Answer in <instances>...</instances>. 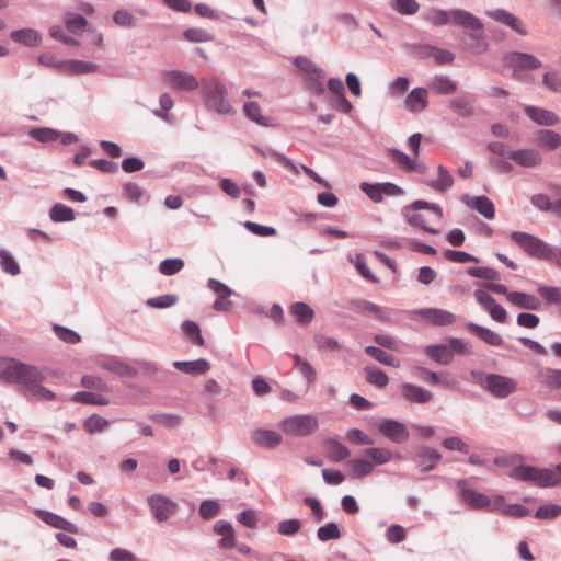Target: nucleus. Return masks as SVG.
I'll return each instance as SVG.
<instances>
[{
  "label": "nucleus",
  "instance_id": "obj_1",
  "mask_svg": "<svg viewBox=\"0 0 561 561\" xmlns=\"http://www.w3.org/2000/svg\"><path fill=\"white\" fill-rule=\"evenodd\" d=\"M0 379L9 383L22 385L23 394L27 398L42 400H51L54 398V393L50 390L41 386L44 377L33 366L12 362L0 371Z\"/></svg>",
  "mask_w": 561,
  "mask_h": 561
},
{
  "label": "nucleus",
  "instance_id": "obj_2",
  "mask_svg": "<svg viewBox=\"0 0 561 561\" xmlns=\"http://www.w3.org/2000/svg\"><path fill=\"white\" fill-rule=\"evenodd\" d=\"M442 217V208L437 204L425 201H415L404 209V218L411 226L421 228L432 234L439 233V231L431 225L439 222Z\"/></svg>",
  "mask_w": 561,
  "mask_h": 561
},
{
  "label": "nucleus",
  "instance_id": "obj_3",
  "mask_svg": "<svg viewBox=\"0 0 561 561\" xmlns=\"http://www.w3.org/2000/svg\"><path fill=\"white\" fill-rule=\"evenodd\" d=\"M508 476L518 481L530 482L539 488L557 486L561 485V465L554 469L518 466Z\"/></svg>",
  "mask_w": 561,
  "mask_h": 561
},
{
  "label": "nucleus",
  "instance_id": "obj_4",
  "mask_svg": "<svg viewBox=\"0 0 561 561\" xmlns=\"http://www.w3.org/2000/svg\"><path fill=\"white\" fill-rule=\"evenodd\" d=\"M202 91L207 107L222 114L231 112V105L226 98V88L217 79L202 80Z\"/></svg>",
  "mask_w": 561,
  "mask_h": 561
},
{
  "label": "nucleus",
  "instance_id": "obj_5",
  "mask_svg": "<svg viewBox=\"0 0 561 561\" xmlns=\"http://www.w3.org/2000/svg\"><path fill=\"white\" fill-rule=\"evenodd\" d=\"M278 426L286 435L305 437L318 431L319 421L310 414L291 415L282 420Z\"/></svg>",
  "mask_w": 561,
  "mask_h": 561
},
{
  "label": "nucleus",
  "instance_id": "obj_6",
  "mask_svg": "<svg viewBox=\"0 0 561 561\" xmlns=\"http://www.w3.org/2000/svg\"><path fill=\"white\" fill-rule=\"evenodd\" d=\"M511 239L534 257L546 260L551 254V248L535 236L514 231L511 233Z\"/></svg>",
  "mask_w": 561,
  "mask_h": 561
},
{
  "label": "nucleus",
  "instance_id": "obj_7",
  "mask_svg": "<svg viewBox=\"0 0 561 561\" xmlns=\"http://www.w3.org/2000/svg\"><path fill=\"white\" fill-rule=\"evenodd\" d=\"M482 385L496 398H506L517 389L515 379L496 374L486 375Z\"/></svg>",
  "mask_w": 561,
  "mask_h": 561
},
{
  "label": "nucleus",
  "instance_id": "obj_8",
  "mask_svg": "<svg viewBox=\"0 0 561 561\" xmlns=\"http://www.w3.org/2000/svg\"><path fill=\"white\" fill-rule=\"evenodd\" d=\"M507 65L514 69L513 77L517 80H523L522 70H534L541 67V61L530 54L512 53L506 57Z\"/></svg>",
  "mask_w": 561,
  "mask_h": 561
},
{
  "label": "nucleus",
  "instance_id": "obj_9",
  "mask_svg": "<svg viewBox=\"0 0 561 561\" xmlns=\"http://www.w3.org/2000/svg\"><path fill=\"white\" fill-rule=\"evenodd\" d=\"M148 504L158 522H165L176 512L178 504L161 494H153L148 497Z\"/></svg>",
  "mask_w": 561,
  "mask_h": 561
},
{
  "label": "nucleus",
  "instance_id": "obj_10",
  "mask_svg": "<svg viewBox=\"0 0 561 561\" xmlns=\"http://www.w3.org/2000/svg\"><path fill=\"white\" fill-rule=\"evenodd\" d=\"M473 295L478 304L490 314L494 321L500 323L506 322L507 312L505 308L497 304L489 293L482 289H477Z\"/></svg>",
  "mask_w": 561,
  "mask_h": 561
},
{
  "label": "nucleus",
  "instance_id": "obj_11",
  "mask_svg": "<svg viewBox=\"0 0 561 561\" xmlns=\"http://www.w3.org/2000/svg\"><path fill=\"white\" fill-rule=\"evenodd\" d=\"M473 295L478 304L490 314L494 321L500 323L506 322L507 312L505 308L497 304L489 293L482 289H477Z\"/></svg>",
  "mask_w": 561,
  "mask_h": 561
},
{
  "label": "nucleus",
  "instance_id": "obj_12",
  "mask_svg": "<svg viewBox=\"0 0 561 561\" xmlns=\"http://www.w3.org/2000/svg\"><path fill=\"white\" fill-rule=\"evenodd\" d=\"M163 80L175 90L192 91L198 87V81L193 75L179 70L165 72Z\"/></svg>",
  "mask_w": 561,
  "mask_h": 561
},
{
  "label": "nucleus",
  "instance_id": "obj_13",
  "mask_svg": "<svg viewBox=\"0 0 561 561\" xmlns=\"http://www.w3.org/2000/svg\"><path fill=\"white\" fill-rule=\"evenodd\" d=\"M457 486L460 491L461 501L470 508L480 510L492 505L491 500L486 495L470 489L466 480H459Z\"/></svg>",
  "mask_w": 561,
  "mask_h": 561
},
{
  "label": "nucleus",
  "instance_id": "obj_14",
  "mask_svg": "<svg viewBox=\"0 0 561 561\" xmlns=\"http://www.w3.org/2000/svg\"><path fill=\"white\" fill-rule=\"evenodd\" d=\"M378 431L385 437L394 443H403L408 439L409 433L403 423L394 420H383L378 424Z\"/></svg>",
  "mask_w": 561,
  "mask_h": 561
},
{
  "label": "nucleus",
  "instance_id": "obj_15",
  "mask_svg": "<svg viewBox=\"0 0 561 561\" xmlns=\"http://www.w3.org/2000/svg\"><path fill=\"white\" fill-rule=\"evenodd\" d=\"M417 316L433 325H449L456 321L455 314L444 309L426 308L416 311Z\"/></svg>",
  "mask_w": 561,
  "mask_h": 561
},
{
  "label": "nucleus",
  "instance_id": "obj_16",
  "mask_svg": "<svg viewBox=\"0 0 561 561\" xmlns=\"http://www.w3.org/2000/svg\"><path fill=\"white\" fill-rule=\"evenodd\" d=\"M252 442L264 448L273 449L283 442L282 435L273 430L256 428L251 434Z\"/></svg>",
  "mask_w": 561,
  "mask_h": 561
},
{
  "label": "nucleus",
  "instance_id": "obj_17",
  "mask_svg": "<svg viewBox=\"0 0 561 561\" xmlns=\"http://www.w3.org/2000/svg\"><path fill=\"white\" fill-rule=\"evenodd\" d=\"M208 287L218 296L217 300L214 302V309L217 311L230 310L232 304L227 300V298L231 296V289L227 285L214 278L208 280Z\"/></svg>",
  "mask_w": 561,
  "mask_h": 561
},
{
  "label": "nucleus",
  "instance_id": "obj_18",
  "mask_svg": "<svg viewBox=\"0 0 561 561\" xmlns=\"http://www.w3.org/2000/svg\"><path fill=\"white\" fill-rule=\"evenodd\" d=\"M508 158L524 168L537 167L542 161L540 153L535 149L512 150Z\"/></svg>",
  "mask_w": 561,
  "mask_h": 561
},
{
  "label": "nucleus",
  "instance_id": "obj_19",
  "mask_svg": "<svg viewBox=\"0 0 561 561\" xmlns=\"http://www.w3.org/2000/svg\"><path fill=\"white\" fill-rule=\"evenodd\" d=\"M402 397L412 403H426L433 399V393L424 388L412 383H403L401 386Z\"/></svg>",
  "mask_w": 561,
  "mask_h": 561
},
{
  "label": "nucleus",
  "instance_id": "obj_20",
  "mask_svg": "<svg viewBox=\"0 0 561 561\" xmlns=\"http://www.w3.org/2000/svg\"><path fill=\"white\" fill-rule=\"evenodd\" d=\"M451 23L482 33L483 25L480 20L468 11L461 9L451 10Z\"/></svg>",
  "mask_w": 561,
  "mask_h": 561
},
{
  "label": "nucleus",
  "instance_id": "obj_21",
  "mask_svg": "<svg viewBox=\"0 0 561 561\" xmlns=\"http://www.w3.org/2000/svg\"><path fill=\"white\" fill-rule=\"evenodd\" d=\"M405 107L413 113H419L427 107V91L424 88L413 89L404 100Z\"/></svg>",
  "mask_w": 561,
  "mask_h": 561
},
{
  "label": "nucleus",
  "instance_id": "obj_22",
  "mask_svg": "<svg viewBox=\"0 0 561 561\" xmlns=\"http://www.w3.org/2000/svg\"><path fill=\"white\" fill-rule=\"evenodd\" d=\"M488 14L493 20L511 27L518 34H520V35L527 34L526 30L523 27L520 20L517 16H515L514 14H512L505 10H501V9L490 11V12H488Z\"/></svg>",
  "mask_w": 561,
  "mask_h": 561
},
{
  "label": "nucleus",
  "instance_id": "obj_23",
  "mask_svg": "<svg viewBox=\"0 0 561 561\" xmlns=\"http://www.w3.org/2000/svg\"><path fill=\"white\" fill-rule=\"evenodd\" d=\"M508 302L517 308L529 310H539L541 307L539 298L520 291H513V294H510Z\"/></svg>",
  "mask_w": 561,
  "mask_h": 561
},
{
  "label": "nucleus",
  "instance_id": "obj_24",
  "mask_svg": "<svg viewBox=\"0 0 561 561\" xmlns=\"http://www.w3.org/2000/svg\"><path fill=\"white\" fill-rule=\"evenodd\" d=\"M37 515L39 516V518L43 522H45L47 525H49L51 527L62 529V530L71 533V534L78 533V527L75 524H72L71 522H68L67 519H65L64 517H61L57 514L46 512V511H39L37 513Z\"/></svg>",
  "mask_w": 561,
  "mask_h": 561
},
{
  "label": "nucleus",
  "instance_id": "obj_25",
  "mask_svg": "<svg viewBox=\"0 0 561 561\" xmlns=\"http://www.w3.org/2000/svg\"><path fill=\"white\" fill-rule=\"evenodd\" d=\"M466 204L480 213L486 219H493L495 216V209L493 203L485 196H466Z\"/></svg>",
  "mask_w": 561,
  "mask_h": 561
},
{
  "label": "nucleus",
  "instance_id": "obj_26",
  "mask_svg": "<svg viewBox=\"0 0 561 561\" xmlns=\"http://www.w3.org/2000/svg\"><path fill=\"white\" fill-rule=\"evenodd\" d=\"M214 531L221 536L219 546L222 549H230L236 545L234 530L230 523L226 520H218L214 525Z\"/></svg>",
  "mask_w": 561,
  "mask_h": 561
},
{
  "label": "nucleus",
  "instance_id": "obj_27",
  "mask_svg": "<svg viewBox=\"0 0 561 561\" xmlns=\"http://www.w3.org/2000/svg\"><path fill=\"white\" fill-rule=\"evenodd\" d=\"M467 329L489 345L501 346L503 344L501 335L488 328L476 323H469Z\"/></svg>",
  "mask_w": 561,
  "mask_h": 561
},
{
  "label": "nucleus",
  "instance_id": "obj_28",
  "mask_svg": "<svg viewBox=\"0 0 561 561\" xmlns=\"http://www.w3.org/2000/svg\"><path fill=\"white\" fill-rule=\"evenodd\" d=\"M525 112L534 122L540 125L552 126L559 122L558 116L553 112L540 107L526 106Z\"/></svg>",
  "mask_w": 561,
  "mask_h": 561
},
{
  "label": "nucleus",
  "instance_id": "obj_29",
  "mask_svg": "<svg viewBox=\"0 0 561 561\" xmlns=\"http://www.w3.org/2000/svg\"><path fill=\"white\" fill-rule=\"evenodd\" d=\"M389 153H390V157L392 158V160L396 163L403 167L407 171H416L420 173H425L426 167L423 164H419L416 160L410 158L404 152L397 150V149H392L389 151Z\"/></svg>",
  "mask_w": 561,
  "mask_h": 561
},
{
  "label": "nucleus",
  "instance_id": "obj_30",
  "mask_svg": "<svg viewBox=\"0 0 561 561\" xmlns=\"http://www.w3.org/2000/svg\"><path fill=\"white\" fill-rule=\"evenodd\" d=\"M437 174V180L426 181L427 186L437 192H445L454 185V178L445 167L438 165Z\"/></svg>",
  "mask_w": 561,
  "mask_h": 561
},
{
  "label": "nucleus",
  "instance_id": "obj_31",
  "mask_svg": "<svg viewBox=\"0 0 561 561\" xmlns=\"http://www.w3.org/2000/svg\"><path fill=\"white\" fill-rule=\"evenodd\" d=\"M102 368L121 377H131L136 375V369L122 360L110 358L102 363Z\"/></svg>",
  "mask_w": 561,
  "mask_h": 561
},
{
  "label": "nucleus",
  "instance_id": "obj_32",
  "mask_svg": "<svg viewBox=\"0 0 561 561\" xmlns=\"http://www.w3.org/2000/svg\"><path fill=\"white\" fill-rule=\"evenodd\" d=\"M425 354L435 362L447 365L451 362V348L448 344L430 345L425 348Z\"/></svg>",
  "mask_w": 561,
  "mask_h": 561
},
{
  "label": "nucleus",
  "instance_id": "obj_33",
  "mask_svg": "<svg viewBox=\"0 0 561 561\" xmlns=\"http://www.w3.org/2000/svg\"><path fill=\"white\" fill-rule=\"evenodd\" d=\"M174 367L185 374L203 375L209 370L210 365L206 359L201 358L192 362H175Z\"/></svg>",
  "mask_w": 561,
  "mask_h": 561
},
{
  "label": "nucleus",
  "instance_id": "obj_34",
  "mask_svg": "<svg viewBox=\"0 0 561 561\" xmlns=\"http://www.w3.org/2000/svg\"><path fill=\"white\" fill-rule=\"evenodd\" d=\"M419 467L422 472L432 470L440 460V454L433 448H423L419 455Z\"/></svg>",
  "mask_w": 561,
  "mask_h": 561
},
{
  "label": "nucleus",
  "instance_id": "obj_35",
  "mask_svg": "<svg viewBox=\"0 0 561 561\" xmlns=\"http://www.w3.org/2000/svg\"><path fill=\"white\" fill-rule=\"evenodd\" d=\"M536 142L541 148L554 150L561 146V136L553 130L543 129L537 134Z\"/></svg>",
  "mask_w": 561,
  "mask_h": 561
},
{
  "label": "nucleus",
  "instance_id": "obj_36",
  "mask_svg": "<svg viewBox=\"0 0 561 561\" xmlns=\"http://www.w3.org/2000/svg\"><path fill=\"white\" fill-rule=\"evenodd\" d=\"M11 38L27 46H36L41 42V35L33 28H23L11 33Z\"/></svg>",
  "mask_w": 561,
  "mask_h": 561
},
{
  "label": "nucleus",
  "instance_id": "obj_37",
  "mask_svg": "<svg viewBox=\"0 0 561 561\" xmlns=\"http://www.w3.org/2000/svg\"><path fill=\"white\" fill-rule=\"evenodd\" d=\"M451 11L432 8L424 13V19L434 26H443L451 23Z\"/></svg>",
  "mask_w": 561,
  "mask_h": 561
},
{
  "label": "nucleus",
  "instance_id": "obj_38",
  "mask_svg": "<svg viewBox=\"0 0 561 561\" xmlns=\"http://www.w3.org/2000/svg\"><path fill=\"white\" fill-rule=\"evenodd\" d=\"M290 312L300 324H308L314 317L310 306L305 302H296L290 307Z\"/></svg>",
  "mask_w": 561,
  "mask_h": 561
},
{
  "label": "nucleus",
  "instance_id": "obj_39",
  "mask_svg": "<svg viewBox=\"0 0 561 561\" xmlns=\"http://www.w3.org/2000/svg\"><path fill=\"white\" fill-rule=\"evenodd\" d=\"M329 458L332 461H341L350 456V450L346 446L335 439H328L325 442Z\"/></svg>",
  "mask_w": 561,
  "mask_h": 561
},
{
  "label": "nucleus",
  "instance_id": "obj_40",
  "mask_svg": "<svg viewBox=\"0 0 561 561\" xmlns=\"http://www.w3.org/2000/svg\"><path fill=\"white\" fill-rule=\"evenodd\" d=\"M365 352L383 365L392 366L396 368L400 366V360L397 357L382 351L381 348L367 346Z\"/></svg>",
  "mask_w": 561,
  "mask_h": 561
},
{
  "label": "nucleus",
  "instance_id": "obj_41",
  "mask_svg": "<svg viewBox=\"0 0 561 561\" xmlns=\"http://www.w3.org/2000/svg\"><path fill=\"white\" fill-rule=\"evenodd\" d=\"M430 88L439 94H450L455 92L456 84L445 76H437L430 82Z\"/></svg>",
  "mask_w": 561,
  "mask_h": 561
},
{
  "label": "nucleus",
  "instance_id": "obj_42",
  "mask_svg": "<svg viewBox=\"0 0 561 561\" xmlns=\"http://www.w3.org/2000/svg\"><path fill=\"white\" fill-rule=\"evenodd\" d=\"M541 382L549 389H561V369L547 368L541 373Z\"/></svg>",
  "mask_w": 561,
  "mask_h": 561
},
{
  "label": "nucleus",
  "instance_id": "obj_43",
  "mask_svg": "<svg viewBox=\"0 0 561 561\" xmlns=\"http://www.w3.org/2000/svg\"><path fill=\"white\" fill-rule=\"evenodd\" d=\"M53 221H72L75 219V211L72 208L64 204H55L49 211Z\"/></svg>",
  "mask_w": 561,
  "mask_h": 561
},
{
  "label": "nucleus",
  "instance_id": "obj_44",
  "mask_svg": "<svg viewBox=\"0 0 561 561\" xmlns=\"http://www.w3.org/2000/svg\"><path fill=\"white\" fill-rule=\"evenodd\" d=\"M364 370L368 383L378 388H385L388 385L389 378L382 370L373 367H365Z\"/></svg>",
  "mask_w": 561,
  "mask_h": 561
},
{
  "label": "nucleus",
  "instance_id": "obj_45",
  "mask_svg": "<svg viewBox=\"0 0 561 561\" xmlns=\"http://www.w3.org/2000/svg\"><path fill=\"white\" fill-rule=\"evenodd\" d=\"M245 115L253 122L262 125L268 126L270 118L261 115V107L256 102H248L243 106Z\"/></svg>",
  "mask_w": 561,
  "mask_h": 561
},
{
  "label": "nucleus",
  "instance_id": "obj_46",
  "mask_svg": "<svg viewBox=\"0 0 561 561\" xmlns=\"http://www.w3.org/2000/svg\"><path fill=\"white\" fill-rule=\"evenodd\" d=\"M183 332L185 333L186 337L191 341V343L203 346L204 345V339L201 334V329L198 324L194 321H185L182 324Z\"/></svg>",
  "mask_w": 561,
  "mask_h": 561
},
{
  "label": "nucleus",
  "instance_id": "obj_47",
  "mask_svg": "<svg viewBox=\"0 0 561 561\" xmlns=\"http://www.w3.org/2000/svg\"><path fill=\"white\" fill-rule=\"evenodd\" d=\"M348 466L355 478H363L369 474L374 469L373 462L367 459H353L350 461Z\"/></svg>",
  "mask_w": 561,
  "mask_h": 561
},
{
  "label": "nucleus",
  "instance_id": "obj_48",
  "mask_svg": "<svg viewBox=\"0 0 561 561\" xmlns=\"http://www.w3.org/2000/svg\"><path fill=\"white\" fill-rule=\"evenodd\" d=\"M30 135L41 142H53L59 139L60 134L48 127L32 128Z\"/></svg>",
  "mask_w": 561,
  "mask_h": 561
},
{
  "label": "nucleus",
  "instance_id": "obj_49",
  "mask_svg": "<svg viewBox=\"0 0 561 561\" xmlns=\"http://www.w3.org/2000/svg\"><path fill=\"white\" fill-rule=\"evenodd\" d=\"M295 366L299 369L300 374L306 378L309 385L314 383L317 373L311 364L302 359L299 355L294 356Z\"/></svg>",
  "mask_w": 561,
  "mask_h": 561
},
{
  "label": "nucleus",
  "instance_id": "obj_50",
  "mask_svg": "<svg viewBox=\"0 0 561 561\" xmlns=\"http://www.w3.org/2000/svg\"><path fill=\"white\" fill-rule=\"evenodd\" d=\"M64 21L67 30L73 34L82 32L88 24L83 16L73 13H66Z\"/></svg>",
  "mask_w": 561,
  "mask_h": 561
},
{
  "label": "nucleus",
  "instance_id": "obj_51",
  "mask_svg": "<svg viewBox=\"0 0 561 561\" xmlns=\"http://www.w3.org/2000/svg\"><path fill=\"white\" fill-rule=\"evenodd\" d=\"M73 400L80 403L85 404H99V405H105L108 403V400H106L102 394L92 393V392H77L73 396Z\"/></svg>",
  "mask_w": 561,
  "mask_h": 561
},
{
  "label": "nucleus",
  "instance_id": "obj_52",
  "mask_svg": "<svg viewBox=\"0 0 561 561\" xmlns=\"http://www.w3.org/2000/svg\"><path fill=\"white\" fill-rule=\"evenodd\" d=\"M184 267V261L181 259H167L159 264V271L163 275H174Z\"/></svg>",
  "mask_w": 561,
  "mask_h": 561
},
{
  "label": "nucleus",
  "instance_id": "obj_53",
  "mask_svg": "<svg viewBox=\"0 0 561 561\" xmlns=\"http://www.w3.org/2000/svg\"><path fill=\"white\" fill-rule=\"evenodd\" d=\"M365 455L373 460V465H383L392 458L391 451L387 448H370L365 451Z\"/></svg>",
  "mask_w": 561,
  "mask_h": 561
},
{
  "label": "nucleus",
  "instance_id": "obj_54",
  "mask_svg": "<svg viewBox=\"0 0 561 561\" xmlns=\"http://www.w3.org/2000/svg\"><path fill=\"white\" fill-rule=\"evenodd\" d=\"M538 294L549 304H561V287L539 286Z\"/></svg>",
  "mask_w": 561,
  "mask_h": 561
},
{
  "label": "nucleus",
  "instance_id": "obj_55",
  "mask_svg": "<svg viewBox=\"0 0 561 561\" xmlns=\"http://www.w3.org/2000/svg\"><path fill=\"white\" fill-rule=\"evenodd\" d=\"M301 522L299 519H285L278 523L277 531L283 536H294L301 529Z\"/></svg>",
  "mask_w": 561,
  "mask_h": 561
},
{
  "label": "nucleus",
  "instance_id": "obj_56",
  "mask_svg": "<svg viewBox=\"0 0 561 561\" xmlns=\"http://www.w3.org/2000/svg\"><path fill=\"white\" fill-rule=\"evenodd\" d=\"M392 8L400 14L412 15L419 11L420 4L415 0H393Z\"/></svg>",
  "mask_w": 561,
  "mask_h": 561
},
{
  "label": "nucleus",
  "instance_id": "obj_57",
  "mask_svg": "<svg viewBox=\"0 0 561 561\" xmlns=\"http://www.w3.org/2000/svg\"><path fill=\"white\" fill-rule=\"evenodd\" d=\"M108 426V421L100 415H92L84 422V428L88 433L102 432Z\"/></svg>",
  "mask_w": 561,
  "mask_h": 561
},
{
  "label": "nucleus",
  "instance_id": "obj_58",
  "mask_svg": "<svg viewBox=\"0 0 561 561\" xmlns=\"http://www.w3.org/2000/svg\"><path fill=\"white\" fill-rule=\"evenodd\" d=\"M317 535L321 541L339 539L341 537L340 529L335 523H329L324 526H321L318 529Z\"/></svg>",
  "mask_w": 561,
  "mask_h": 561
},
{
  "label": "nucleus",
  "instance_id": "obj_59",
  "mask_svg": "<svg viewBox=\"0 0 561 561\" xmlns=\"http://www.w3.org/2000/svg\"><path fill=\"white\" fill-rule=\"evenodd\" d=\"M543 85L556 93H561V75L557 71H548L542 77Z\"/></svg>",
  "mask_w": 561,
  "mask_h": 561
},
{
  "label": "nucleus",
  "instance_id": "obj_60",
  "mask_svg": "<svg viewBox=\"0 0 561 561\" xmlns=\"http://www.w3.org/2000/svg\"><path fill=\"white\" fill-rule=\"evenodd\" d=\"M467 273L470 276L483 278L488 280H499L500 274L491 267H469Z\"/></svg>",
  "mask_w": 561,
  "mask_h": 561
},
{
  "label": "nucleus",
  "instance_id": "obj_61",
  "mask_svg": "<svg viewBox=\"0 0 561 561\" xmlns=\"http://www.w3.org/2000/svg\"><path fill=\"white\" fill-rule=\"evenodd\" d=\"M324 78V71L321 70L319 75H311L306 78V85L309 91L317 95H321L324 92L322 79Z\"/></svg>",
  "mask_w": 561,
  "mask_h": 561
},
{
  "label": "nucleus",
  "instance_id": "obj_62",
  "mask_svg": "<svg viewBox=\"0 0 561 561\" xmlns=\"http://www.w3.org/2000/svg\"><path fill=\"white\" fill-rule=\"evenodd\" d=\"M220 510V505L218 502L213 500H206L201 503L199 506V515L203 519L214 518Z\"/></svg>",
  "mask_w": 561,
  "mask_h": 561
},
{
  "label": "nucleus",
  "instance_id": "obj_63",
  "mask_svg": "<svg viewBox=\"0 0 561 561\" xmlns=\"http://www.w3.org/2000/svg\"><path fill=\"white\" fill-rule=\"evenodd\" d=\"M114 22L122 27H134L137 24V19L127 10H118L114 13Z\"/></svg>",
  "mask_w": 561,
  "mask_h": 561
},
{
  "label": "nucleus",
  "instance_id": "obj_64",
  "mask_svg": "<svg viewBox=\"0 0 561 561\" xmlns=\"http://www.w3.org/2000/svg\"><path fill=\"white\" fill-rule=\"evenodd\" d=\"M561 513V506L557 504H546L540 506L535 516L540 519H552L559 516Z\"/></svg>",
  "mask_w": 561,
  "mask_h": 561
}]
</instances>
